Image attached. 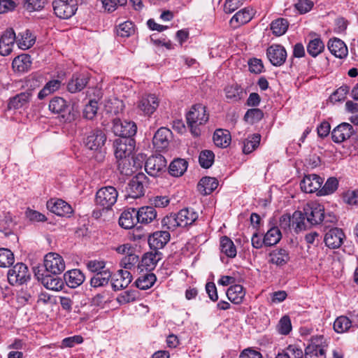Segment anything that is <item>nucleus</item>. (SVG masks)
Listing matches in <instances>:
<instances>
[{"instance_id":"38","label":"nucleus","mask_w":358,"mask_h":358,"mask_svg":"<svg viewBox=\"0 0 358 358\" xmlns=\"http://www.w3.org/2000/svg\"><path fill=\"white\" fill-rule=\"evenodd\" d=\"M228 299L234 304H240L243 302L245 292L241 285H231L227 291Z\"/></svg>"},{"instance_id":"62","label":"nucleus","mask_w":358,"mask_h":358,"mask_svg":"<svg viewBox=\"0 0 358 358\" xmlns=\"http://www.w3.org/2000/svg\"><path fill=\"white\" fill-rule=\"evenodd\" d=\"M277 330L281 335H287L292 331V323L289 316L285 315L281 317L278 325Z\"/></svg>"},{"instance_id":"63","label":"nucleus","mask_w":358,"mask_h":358,"mask_svg":"<svg viewBox=\"0 0 358 358\" xmlns=\"http://www.w3.org/2000/svg\"><path fill=\"white\" fill-rule=\"evenodd\" d=\"M117 167L120 172L125 176L131 175L134 172L130 158L117 159Z\"/></svg>"},{"instance_id":"10","label":"nucleus","mask_w":358,"mask_h":358,"mask_svg":"<svg viewBox=\"0 0 358 358\" xmlns=\"http://www.w3.org/2000/svg\"><path fill=\"white\" fill-rule=\"evenodd\" d=\"M44 266L49 274L57 275L65 269V263L62 256L50 252L45 256Z\"/></svg>"},{"instance_id":"32","label":"nucleus","mask_w":358,"mask_h":358,"mask_svg":"<svg viewBox=\"0 0 358 358\" xmlns=\"http://www.w3.org/2000/svg\"><path fill=\"white\" fill-rule=\"evenodd\" d=\"M171 131L165 128L161 127L155 133L153 137V144L157 150H163L169 145V138L171 136Z\"/></svg>"},{"instance_id":"44","label":"nucleus","mask_w":358,"mask_h":358,"mask_svg":"<svg viewBox=\"0 0 358 358\" xmlns=\"http://www.w3.org/2000/svg\"><path fill=\"white\" fill-rule=\"evenodd\" d=\"M187 169V162L183 159H174L169 165V173L175 177L183 175Z\"/></svg>"},{"instance_id":"40","label":"nucleus","mask_w":358,"mask_h":358,"mask_svg":"<svg viewBox=\"0 0 358 358\" xmlns=\"http://www.w3.org/2000/svg\"><path fill=\"white\" fill-rule=\"evenodd\" d=\"M42 283L48 289L58 291L64 287V280L57 275L47 273L42 278Z\"/></svg>"},{"instance_id":"33","label":"nucleus","mask_w":358,"mask_h":358,"mask_svg":"<svg viewBox=\"0 0 358 358\" xmlns=\"http://www.w3.org/2000/svg\"><path fill=\"white\" fill-rule=\"evenodd\" d=\"M180 227L192 224L197 219L198 214L192 208H184L176 213Z\"/></svg>"},{"instance_id":"53","label":"nucleus","mask_w":358,"mask_h":358,"mask_svg":"<svg viewBox=\"0 0 358 358\" xmlns=\"http://www.w3.org/2000/svg\"><path fill=\"white\" fill-rule=\"evenodd\" d=\"M61 86V81L59 80H52L48 82L43 88L38 92V98L43 99L49 94L58 90Z\"/></svg>"},{"instance_id":"20","label":"nucleus","mask_w":358,"mask_h":358,"mask_svg":"<svg viewBox=\"0 0 358 358\" xmlns=\"http://www.w3.org/2000/svg\"><path fill=\"white\" fill-rule=\"evenodd\" d=\"M47 207L58 216H69L73 213L71 205L59 199H51L47 202Z\"/></svg>"},{"instance_id":"27","label":"nucleus","mask_w":358,"mask_h":358,"mask_svg":"<svg viewBox=\"0 0 358 358\" xmlns=\"http://www.w3.org/2000/svg\"><path fill=\"white\" fill-rule=\"evenodd\" d=\"M328 49L332 55L338 58H345L348 55V48L345 43L341 39L334 38L329 41Z\"/></svg>"},{"instance_id":"28","label":"nucleus","mask_w":358,"mask_h":358,"mask_svg":"<svg viewBox=\"0 0 358 358\" xmlns=\"http://www.w3.org/2000/svg\"><path fill=\"white\" fill-rule=\"evenodd\" d=\"M170 240V234L167 231H158L152 234L148 238L151 248L155 250L163 248Z\"/></svg>"},{"instance_id":"57","label":"nucleus","mask_w":358,"mask_h":358,"mask_svg":"<svg viewBox=\"0 0 358 358\" xmlns=\"http://www.w3.org/2000/svg\"><path fill=\"white\" fill-rule=\"evenodd\" d=\"M215 155L208 150L201 152L199 157V164L204 169L210 168L214 162Z\"/></svg>"},{"instance_id":"52","label":"nucleus","mask_w":358,"mask_h":358,"mask_svg":"<svg viewBox=\"0 0 358 358\" xmlns=\"http://www.w3.org/2000/svg\"><path fill=\"white\" fill-rule=\"evenodd\" d=\"M338 187V180L335 177H331L327 179L323 186L321 187L319 192L317 193L318 196H324L333 194Z\"/></svg>"},{"instance_id":"30","label":"nucleus","mask_w":358,"mask_h":358,"mask_svg":"<svg viewBox=\"0 0 358 358\" xmlns=\"http://www.w3.org/2000/svg\"><path fill=\"white\" fill-rule=\"evenodd\" d=\"M252 10L245 8L238 11L230 20V25L236 29L249 22L252 18Z\"/></svg>"},{"instance_id":"1","label":"nucleus","mask_w":358,"mask_h":358,"mask_svg":"<svg viewBox=\"0 0 358 358\" xmlns=\"http://www.w3.org/2000/svg\"><path fill=\"white\" fill-rule=\"evenodd\" d=\"M208 119L209 115L206 111V107L200 103L192 106L186 115L187 125L194 136H200V127L204 125Z\"/></svg>"},{"instance_id":"41","label":"nucleus","mask_w":358,"mask_h":358,"mask_svg":"<svg viewBox=\"0 0 358 358\" xmlns=\"http://www.w3.org/2000/svg\"><path fill=\"white\" fill-rule=\"evenodd\" d=\"M231 134L228 130L218 129L213 134V141L216 146L227 148L231 143Z\"/></svg>"},{"instance_id":"26","label":"nucleus","mask_w":358,"mask_h":358,"mask_svg":"<svg viewBox=\"0 0 358 358\" xmlns=\"http://www.w3.org/2000/svg\"><path fill=\"white\" fill-rule=\"evenodd\" d=\"M85 278V275L79 269H72L64 275V282L71 288H76L82 285Z\"/></svg>"},{"instance_id":"15","label":"nucleus","mask_w":358,"mask_h":358,"mask_svg":"<svg viewBox=\"0 0 358 358\" xmlns=\"http://www.w3.org/2000/svg\"><path fill=\"white\" fill-rule=\"evenodd\" d=\"M266 56L273 66H280L285 62L287 55L282 45L273 44L267 48Z\"/></svg>"},{"instance_id":"43","label":"nucleus","mask_w":358,"mask_h":358,"mask_svg":"<svg viewBox=\"0 0 358 358\" xmlns=\"http://www.w3.org/2000/svg\"><path fill=\"white\" fill-rule=\"evenodd\" d=\"M275 358H303V352L296 345H289L284 350L278 352Z\"/></svg>"},{"instance_id":"7","label":"nucleus","mask_w":358,"mask_h":358,"mask_svg":"<svg viewBox=\"0 0 358 358\" xmlns=\"http://www.w3.org/2000/svg\"><path fill=\"white\" fill-rule=\"evenodd\" d=\"M106 141V135L100 129H95L90 131L84 140L87 148L91 150L99 151L100 154L103 152V148Z\"/></svg>"},{"instance_id":"50","label":"nucleus","mask_w":358,"mask_h":358,"mask_svg":"<svg viewBox=\"0 0 358 358\" xmlns=\"http://www.w3.org/2000/svg\"><path fill=\"white\" fill-rule=\"evenodd\" d=\"M260 140L261 136L259 134H255L248 136L243 143V152L245 154L251 153L258 147Z\"/></svg>"},{"instance_id":"24","label":"nucleus","mask_w":358,"mask_h":358,"mask_svg":"<svg viewBox=\"0 0 358 358\" xmlns=\"http://www.w3.org/2000/svg\"><path fill=\"white\" fill-rule=\"evenodd\" d=\"M119 224L125 229L133 228L138 221H137L136 210L134 208H128L124 210L119 217Z\"/></svg>"},{"instance_id":"16","label":"nucleus","mask_w":358,"mask_h":358,"mask_svg":"<svg viewBox=\"0 0 358 358\" xmlns=\"http://www.w3.org/2000/svg\"><path fill=\"white\" fill-rule=\"evenodd\" d=\"M159 106L158 98L155 94L142 96L138 101L137 108L143 115L150 116Z\"/></svg>"},{"instance_id":"64","label":"nucleus","mask_w":358,"mask_h":358,"mask_svg":"<svg viewBox=\"0 0 358 358\" xmlns=\"http://www.w3.org/2000/svg\"><path fill=\"white\" fill-rule=\"evenodd\" d=\"M137 294L136 290L124 291L117 296V301L120 304H126L134 301L137 299Z\"/></svg>"},{"instance_id":"49","label":"nucleus","mask_w":358,"mask_h":358,"mask_svg":"<svg viewBox=\"0 0 358 358\" xmlns=\"http://www.w3.org/2000/svg\"><path fill=\"white\" fill-rule=\"evenodd\" d=\"M307 52L313 57H316L324 50V44L320 38L310 40L307 45Z\"/></svg>"},{"instance_id":"59","label":"nucleus","mask_w":358,"mask_h":358,"mask_svg":"<svg viewBox=\"0 0 358 358\" xmlns=\"http://www.w3.org/2000/svg\"><path fill=\"white\" fill-rule=\"evenodd\" d=\"M138 262V256L134 253H129L122 259L120 266L127 271L135 268L136 264Z\"/></svg>"},{"instance_id":"23","label":"nucleus","mask_w":358,"mask_h":358,"mask_svg":"<svg viewBox=\"0 0 358 358\" xmlns=\"http://www.w3.org/2000/svg\"><path fill=\"white\" fill-rule=\"evenodd\" d=\"M32 91L27 90L10 97L8 103V109L16 110L26 106L30 101Z\"/></svg>"},{"instance_id":"18","label":"nucleus","mask_w":358,"mask_h":358,"mask_svg":"<svg viewBox=\"0 0 358 358\" xmlns=\"http://www.w3.org/2000/svg\"><path fill=\"white\" fill-rule=\"evenodd\" d=\"M345 236L341 229L334 227L325 234L324 241L326 246L331 249L339 248Z\"/></svg>"},{"instance_id":"19","label":"nucleus","mask_w":358,"mask_h":358,"mask_svg":"<svg viewBox=\"0 0 358 358\" xmlns=\"http://www.w3.org/2000/svg\"><path fill=\"white\" fill-rule=\"evenodd\" d=\"M15 43H17L16 34L13 29H6L0 38V54L7 56L13 50Z\"/></svg>"},{"instance_id":"58","label":"nucleus","mask_w":358,"mask_h":358,"mask_svg":"<svg viewBox=\"0 0 358 358\" xmlns=\"http://www.w3.org/2000/svg\"><path fill=\"white\" fill-rule=\"evenodd\" d=\"M48 3V0H24L23 6L28 12L40 11Z\"/></svg>"},{"instance_id":"45","label":"nucleus","mask_w":358,"mask_h":358,"mask_svg":"<svg viewBox=\"0 0 358 358\" xmlns=\"http://www.w3.org/2000/svg\"><path fill=\"white\" fill-rule=\"evenodd\" d=\"M220 250L227 257L234 258L236 256V248L234 242L227 236H222L220 239Z\"/></svg>"},{"instance_id":"35","label":"nucleus","mask_w":358,"mask_h":358,"mask_svg":"<svg viewBox=\"0 0 358 358\" xmlns=\"http://www.w3.org/2000/svg\"><path fill=\"white\" fill-rule=\"evenodd\" d=\"M137 221L141 224H149L157 217V211L152 206H143L136 210Z\"/></svg>"},{"instance_id":"47","label":"nucleus","mask_w":358,"mask_h":358,"mask_svg":"<svg viewBox=\"0 0 358 358\" xmlns=\"http://www.w3.org/2000/svg\"><path fill=\"white\" fill-rule=\"evenodd\" d=\"M115 33L117 36L128 38L135 33L134 24L131 21H125L115 27Z\"/></svg>"},{"instance_id":"61","label":"nucleus","mask_w":358,"mask_h":358,"mask_svg":"<svg viewBox=\"0 0 358 358\" xmlns=\"http://www.w3.org/2000/svg\"><path fill=\"white\" fill-rule=\"evenodd\" d=\"M98 103L95 100H90L83 109V117L87 120H92L96 115Z\"/></svg>"},{"instance_id":"42","label":"nucleus","mask_w":358,"mask_h":358,"mask_svg":"<svg viewBox=\"0 0 358 358\" xmlns=\"http://www.w3.org/2000/svg\"><path fill=\"white\" fill-rule=\"evenodd\" d=\"M292 228L294 231L298 233L299 231L306 230L308 227L309 224L306 221V217L305 212L296 210L292 215Z\"/></svg>"},{"instance_id":"46","label":"nucleus","mask_w":358,"mask_h":358,"mask_svg":"<svg viewBox=\"0 0 358 358\" xmlns=\"http://www.w3.org/2000/svg\"><path fill=\"white\" fill-rule=\"evenodd\" d=\"M157 278L152 273H147L139 276L136 280V287L141 289L145 290L150 288L156 282Z\"/></svg>"},{"instance_id":"8","label":"nucleus","mask_w":358,"mask_h":358,"mask_svg":"<svg viewBox=\"0 0 358 358\" xmlns=\"http://www.w3.org/2000/svg\"><path fill=\"white\" fill-rule=\"evenodd\" d=\"M113 145L117 159L130 158L135 149L136 142L133 138H120L114 141Z\"/></svg>"},{"instance_id":"9","label":"nucleus","mask_w":358,"mask_h":358,"mask_svg":"<svg viewBox=\"0 0 358 358\" xmlns=\"http://www.w3.org/2000/svg\"><path fill=\"white\" fill-rule=\"evenodd\" d=\"M352 138L357 139V135L353 127L347 122H342L331 131V138L334 143H341Z\"/></svg>"},{"instance_id":"22","label":"nucleus","mask_w":358,"mask_h":358,"mask_svg":"<svg viewBox=\"0 0 358 358\" xmlns=\"http://www.w3.org/2000/svg\"><path fill=\"white\" fill-rule=\"evenodd\" d=\"M161 259L162 253L157 250L147 252L143 256L140 264L138 265V268H140L141 271L145 270L150 272L156 267Z\"/></svg>"},{"instance_id":"13","label":"nucleus","mask_w":358,"mask_h":358,"mask_svg":"<svg viewBox=\"0 0 358 358\" xmlns=\"http://www.w3.org/2000/svg\"><path fill=\"white\" fill-rule=\"evenodd\" d=\"M147 177L143 173L136 175L129 181L127 192L131 198L136 199L144 195Z\"/></svg>"},{"instance_id":"29","label":"nucleus","mask_w":358,"mask_h":358,"mask_svg":"<svg viewBox=\"0 0 358 358\" xmlns=\"http://www.w3.org/2000/svg\"><path fill=\"white\" fill-rule=\"evenodd\" d=\"M117 278L113 279L111 282L114 291L121 290L126 288L131 282L132 275L129 271L119 270L117 271Z\"/></svg>"},{"instance_id":"17","label":"nucleus","mask_w":358,"mask_h":358,"mask_svg":"<svg viewBox=\"0 0 358 358\" xmlns=\"http://www.w3.org/2000/svg\"><path fill=\"white\" fill-rule=\"evenodd\" d=\"M323 182L324 179L320 176L310 174L304 176L301 181L300 186L301 190L306 193L319 192Z\"/></svg>"},{"instance_id":"34","label":"nucleus","mask_w":358,"mask_h":358,"mask_svg":"<svg viewBox=\"0 0 358 358\" xmlns=\"http://www.w3.org/2000/svg\"><path fill=\"white\" fill-rule=\"evenodd\" d=\"M31 66V57L27 54H22L14 58L12 67L15 71L24 73L28 71Z\"/></svg>"},{"instance_id":"12","label":"nucleus","mask_w":358,"mask_h":358,"mask_svg":"<svg viewBox=\"0 0 358 358\" xmlns=\"http://www.w3.org/2000/svg\"><path fill=\"white\" fill-rule=\"evenodd\" d=\"M166 166V160L161 155L150 156L145 164V169L147 173L152 177L159 176L165 171Z\"/></svg>"},{"instance_id":"55","label":"nucleus","mask_w":358,"mask_h":358,"mask_svg":"<svg viewBox=\"0 0 358 358\" xmlns=\"http://www.w3.org/2000/svg\"><path fill=\"white\" fill-rule=\"evenodd\" d=\"M14 262V254L10 250L5 248H0V267L9 268Z\"/></svg>"},{"instance_id":"3","label":"nucleus","mask_w":358,"mask_h":358,"mask_svg":"<svg viewBox=\"0 0 358 358\" xmlns=\"http://www.w3.org/2000/svg\"><path fill=\"white\" fill-rule=\"evenodd\" d=\"M31 279V273L28 266L18 262L10 267L7 272V280L11 286H20Z\"/></svg>"},{"instance_id":"51","label":"nucleus","mask_w":358,"mask_h":358,"mask_svg":"<svg viewBox=\"0 0 358 358\" xmlns=\"http://www.w3.org/2000/svg\"><path fill=\"white\" fill-rule=\"evenodd\" d=\"M289 27L287 20L285 18H278L273 20L271 24V29L273 34L276 36H280L285 34Z\"/></svg>"},{"instance_id":"39","label":"nucleus","mask_w":358,"mask_h":358,"mask_svg":"<svg viewBox=\"0 0 358 358\" xmlns=\"http://www.w3.org/2000/svg\"><path fill=\"white\" fill-rule=\"evenodd\" d=\"M111 276L112 273L108 269L95 273L91 278L90 285L94 288L105 287L108 284Z\"/></svg>"},{"instance_id":"54","label":"nucleus","mask_w":358,"mask_h":358,"mask_svg":"<svg viewBox=\"0 0 358 358\" xmlns=\"http://www.w3.org/2000/svg\"><path fill=\"white\" fill-rule=\"evenodd\" d=\"M224 92L226 98L230 101H238L243 94V89L237 84L227 86Z\"/></svg>"},{"instance_id":"36","label":"nucleus","mask_w":358,"mask_h":358,"mask_svg":"<svg viewBox=\"0 0 358 358\" xmlns=\"http://www.w3.org/2000/svg\"><path fill=\"white\" fill-rule=\"evenodd\" d=\"M218 186V181L215 178L203 177L197 185L198 191L203 195L211 194Z\"/></svg>"},{"instance_id":"21","label":"nucleus","mask_w":358,"mask_h":358,"mask_svg":"<svg viewBox=\"0 0 358 358\" xmlns=\"http://www.w3.org/2000/svg\"><path fill=\"white\" fill-rule=\"evenodd\" d=\"M90 77L84 73H75L67 84V90L71 93H76L83 90L87 85Z\"/></svg>"},{"instance_id":"25","label":"nucleus","mask_w":358,"mask_h":358,"mask_svg":"<svg viewBox=\"0 0 358 358\" xmlns=\"http://www.w3.org/2000/svg\"><path fill=\"white\" fill-rule=\"evenodd\" d=\"M268 262L277 266L282 267L286 265L289 259V252L285 248H276L269 253Z\"/></svg>"},{"instance_id":"48","label":"nucleus","mask_w":358,"mask_h":358,"mask_svg":"<svg viewBox=\"0 0 358 358\" xmlns=\"http://www.w3.org/2000/svg\"><path fill=\"white\" fill-rule=\"evenodd\" d=\"M264 245L272 246L277 244L282 238L280 230L277 227L271 228L264 235Z\"/></svg>"},{"instance_id":"31","label":"nucleus","mask_w":358,"mask_h":358,"mask_svg":"<svg viewBox=\"0 0 358 358\" xmlns=\"http://www.w3.org/2000/svg\"><path fill=\"white\" fill-rule=\"evenodd\" d=\"M16 38L17 47L22 50L29 49L36 42V36L29 29H25L18 33Z\"/></svg>"},{"instance_id":"6","label":"nucleus","mask_w":358,"mask_h":358,"mask_svg":"<svg viewBox=\"0 0 358 358\" xmlns=\"http://www.w3.org/2000/svg\"><path fill=\"white\" fill-rule=\"evenodd\" d=\"M78 0H54L52 8L55 15L61 19L71 17L78 9Z\"/></svg>"},{"instance_id":"56","label":"nucleus","mask_w":358,"mask_h":358,"mask_svg":"<svg viewBox=\"0 0 358 358\" xmlns=\"http://www.w3.org/2000/svg\"><path fill=\"white\" fill-rule=\"evenodd\" d=\"M178 221L177 214L171 213L163 218L162 220V224L163 228L170 231H174L178 227H180V224Z\"/></svg>"},{"instance_id":"60","label":"nucleus","mask_w":358,"mask_h":358,"mask_svg":"<svg viewBox=\"0 0 358 358\" xmlns=\"http://www.w3.org/2000/svg\"><path fill=\"white\" fill-rule=\"evenodd\" d=\"M264 117V113L259 108H251L248 109L244 115L245 121L254 124L259 122Z\"/></svg>"},{"instance_id":"5","label":"nucleus","mask_w":358,"mask_h":358,"mask_svg":"<svg viewBox=\"0 0 358 358\" xmlns=\"http://www.w3.org/2000/svg\"><path fill=\"white\" fill-rule=\"evenodd\" d=\"M358 329V313L350 312L348 316L341 315L334 322V329L336 333L343 334Z\"/></svg>"},{"instance_id":"4","label":"nucleus","mask_w":358,"mask_h":358,"mask_svg":"<svg viewBox=\"0 0 358 358\" xmlns=\"http://www.w3.org/2000/svg\"><path fill=\"white\" fill-rule=\"evenodd\" d=\"M118 192L113 186H106L100 188L95 196V203L103 210H110L117 202Z\"/></svg>"},{"instance_id":"2","label":"nucleus","mask_w":358,"mask_h":358,"mask_svg":"<svg viewBox=\"0 0 358 358\" xmlns=\"http://www.w3.org/2000/svg\"><path fill=\"white\" fill-rule=\"evenodd\" d=\"M306 221L310 226L317 225L324 222V224L328 222H334L336 220L334 215H325L324 208L319 203L307 204L303 208Z\"/></svg>"},{"instance_id":"14","label":"nucleus","mask_w":358,"mask_h":358,"mask_svg":"<svg viewBox=\"0 0 358 358\" xmlns=\"http://www.w3.org/2000/svg\"><path fill=\"white\" fill-rule=\"evenodd\" d=\"M323 336L313 337L305 349V358H326V350L322 345Z\"/></svg>"},{"instance_id":"11","label":"nucleus","mask_w":358,"mask_h":358,"mask_svg":"<svg viewBox=\"0 0 358 358\" xmlns=\"http://www.w3.org/2000/svg\"><path fill=\"white\" fill-rule=\"evenodd\" d=\"M112 129L115 135L120 138H132L136 133L137 127L132 121L114 119Z\"/></svg>"},{"instance_id":"37","label":"nucleus","mask_w":358,"mask_h":358,"mask_svg":"<svg viewBox=\"0 0 358 358\" xmlns=\"http://www.w3.org/2000/svg\"><path fill=\"white\" fill-rule=\"evenodd\" d=\"M49 109L53 113L61 114L63 117L65 116V113H70L66 101L59 96H55L50 100Z\"/></svg>"}]
</instances>
